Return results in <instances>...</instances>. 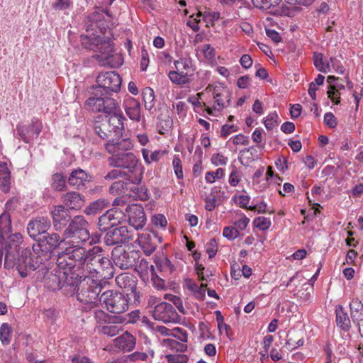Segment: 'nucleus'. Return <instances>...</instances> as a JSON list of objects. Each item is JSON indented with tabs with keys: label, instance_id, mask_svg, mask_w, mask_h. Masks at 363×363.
Wrapping results in <instances>:
<instances>
[{
	"label": "nucleus",
	"instance_id": "c756f323",
	"mask_svg": "<svg viewBox=\"0 0 363 363\" xmlns=\"http://www.w3.org/2000/svg\"><path fill=\"white\" fill-rule=\"evenodd\" d=\"M11 172L6 162H0V190L7 194L11 189Z\"/></svg>",
	"mask_w": 363,
	"mask_h": 363
},
{
	"label": "nucleus",
	"instance_id": "c9c22d12",
	"mask_svg": "<svg viewBox=\"0 0 363 363\" xmlns=\"http://www.w3.org/2000/svg\"><path fill=\"white\" fill-rule=\"evenodd\" d=\"M107 206L108 202L103 199H99L90 203V205L85 208L84 213L86 215H95L101 213Z\"/></svg>",
	"mask_w": 363,
	"mask_h": 363
},
{
	"label": "nucleus",
	"instance_id": "ddd939ff",
	"mask_svg": "<svg viewBox=\"0 0 363 363\" xmlns=\"http://www.w3.org/2000/svg\"><path fill=\"white\" fill-rule=\"evenodd\" d=\"M112 257L114 264L121 269L135 267L140 259L138 252L134 250L126 252L121 249H115L112 252Z\"/></svg>",
	"mask_w": 363,
	"mask_h": 363
},
{
	"label": "nucleus",
	"instance_id": "aec40b11",
	"mask_svg": "<svg viewBox=\"0 0 363 363\" xmlns=\"http://www.w3.org/2000/svg\"><path fill=\"white\" fill-rule=\"evenodd\" d=\"M51 215L53 225L56 230H61L69 219L68 210L62 205L54 206L51 210Z\"/></svg>",
	"mask_w": 363,
	"mask_h": 363
},
{
	"label": "nucleus",
	"instance_id": "864d4df0",
	"mask_svg": "<svg viewBox=\"0 0 363 363\" xmlns=\"http://www.w3.org/2000/svg\"><path fill=\"white\" fill-rule=\"evenodd\" d=\"M241 179V174L240 172L235 168L233 167L228 178L229 184L235 187L238 185Z\"/></svg>",
	"mask_w": 363,
	"mask_h": 363
},
{
	"label": "nucleus",
	"instance_id": "7ed1b4c3",
	"mask_svg": "<svg viewBox=\"0 0 363 363\" xmlns=\"http://www.w3.org/2000/svg\"><path fill=\"white\" fill-rule=\"evenodd\" d=\"M102 252L103 249L99 246H94L86 251L82 269L89 274L88 277L100 279L113 276L111 262Z\"/></svg>",
	"mask_w": 363,
	"mask_h": 363
},
{
	"label": "nucleus",
	"instance_id": "4d7b16f0",
	"mask_svg": "<svg viewBox=\"0 0 363 363\" xmlns=\"http://www.w3.org/2000/svg\"><path fill=\"white\" fill-rule=\"evenodd\" d=\"M233 200L236 204H238L240 207L243 208L249 209V202L250 201V197L248 195H238L234 196Z\"/></svg>",
	"mask_w": 363,
	"mask_h": 363
},
{
	"label": "nucleus",
	"instance_id": "680f3d73",
	"mask_svg": "<svg viewBox=\"0 0 363 363\" xmlns=\"http://www.w3.org/2000/svg\"><path fill=\"white\" fill-rule=\"evenodd\" d=\"M127 363L129 362L145 361L147 354L145 352H135L130 354L125 355Z\"/></svg>",
	"mask_w": 363,
	"mask_h": 363
},
{
	"label": "nucleus",
	"instance_id": "2f4dec72",
	"mask_svg": "<svg viewBox=\"0 0 363 363\" xmlns=\"http://www.w3.org/2000/svg\"><path fill=\"white\" fill-rule=\"evenodd\" d=\"M313 64L316 69L323 73L330 72V60H327L322 53L315 52L313 56Z\"/></svg>",
	"mask_w": 363,
	"mask_h": 363
},
{
	"label": "nucleus",
	"instance_id": "6e6d98bb",
	"mask_svg": "<svg viewBox=\"0 0 363 363\" xmlns=\"http://www.w3.org/2000/svg\"><path fill=\"white\" fill-rule=\"evenodd\" d=\"M171 335L177 337L180 341L184 342H187L188 340V334L186 330L179 327L174 328L171 330Z\"/></svg>",
	"mask_w": 363,
	"mask_h": 363
},
{
	"label": "nucleus",
	"instance_id": "72a5a7b5",
	"mask_svg": "<svg viewBox=\"0 0 363 363\" xmlns=\"http://www.w3.org/2000/svg\"><path fill=\"white\" fill-rule=\"evenodd\" d=\"M135 266V270L143 279L147 278L149 274H153L155 272L154 266L152 264H150L149 262L143 258L141 259L138 264Z\"/></svg>",
	"mask_w": 363,
	"mask_h": 363
},
{
	"label": "nucleus",
	"instance_id": "052dcab7",
	"mask_svg": "<svg viewBox=\"0 0 363 363\" xmlns=\"http://www.w3.org/2000/svg\"><path fill=\"white\" fill-rule=\"evenodd\" d=\"M125 185H126V183L124 182L123 181H121V180L116 181L111 185L109 191H110L111 194H120L123 191V190L125 187Z\"/></svg>",
	"mask_w": 363,
	"mask_h": 363
},
{
	"label": "nucleus",
	"instance_id": "49530a36",
	"mask_svg": "<svg viewBox=\"0 0 363 363\" xmlns=\"http://www.w3.org/2000/svg\"><path fill=\"white\" fill-rule=\"evenodd\" d=\"M279 116L276 112L269 113L264 120V124L267 130H272L278 125Z\"/></svg>",
	"mask_w": 363,
	"mask_h": 363
},
{
	"label": "nucleus",
	"instance_id": "f03ea898",
	"mask_svg": "<svg viewBox=\"0 0 363 363\" xmlns=\"http://www.w3.org/2000/svg\"><path fill=\"white\" fill-rule=\"evenodd\" d=\"M84 244L65 240V247H61L62 250L57 257L58 270L49 277L51 281L49 287L52 290H60L66 285L73 284L69 279V273L75 267L82 269L86 254Z\"/></svg>",
	"mask_w": 363,
	"mask_h": 363
},
{
	"label": "nucleus",
	"instance_id": "f3484780",
	"mask_svg": "<svg viewBox=\"0 0 363 363\" xmlns=\"http://www.w3.org/2000/svg\"><path fill=\"white\" fill-rule=\"evenodd\" d=\"M132 239V233L126 226H121L108 231L104 238L106 245L112 246L124 243Z\"/></svg>",
	"mask_w": 363,
	"mask_h": 363
},
{
	"label": "nucleus",
	"instance_id": "0eeeda50",
	"mask_svg": "<svg viewBox=\"0 0 363 363\" xmlns=\"http://www.w3.org/2000/svg\"><path fill=\"white\" fill-rule=\"evenodd\" d=\"M93 94L84 103V107L89 111L102 113L106 116L111 113H115L114 111H117L120 106L115 99L108 95H101L100 92L95 91Z\"/></svg>",
	"mask_w": 363,
	"mask_h": 363
},
{
	"label": "nucleus",
	"instance_id": "5701e85b",
	"mask_svg": "<svg viewBox=\"0 0 363 363\" xmlns=\"http://www.w3.org/2000/svg\"><path fill=\"white\" fill-rule=\"evenodd\" d=\"M91 180V176L82 169H77L70 173L67 182L68 184L78 189L84 186L86 182Z\"/></svg>",
	"mask_w": 363,
	"mask_h": 363
},
{
	"label": "nucleus",
	"instance_id": "774afa93",
	"mask_svg": "<svg viewBox=\"0 0 363 363\" xmlns=\"http://www.w3.org/2000/svg\"><path fill=\"white\" fill-rule=\"evenodd\" d=\"M133 192L142 201H145L148 199L147 189L143 186H136L133 187Z\"/></svg>",
	"mask_w": 363,
	"mask_h": 363
},
{
	"label": "nucleus",
	"instance_id": "6e6552de",
	"mask_svg": "<svg viewBox=\"0 0 363 363\" xmlns=\"http://www.w3.org/2000/svg\"><path fill=\"white\" fill-rule=\"evenodd\" d=\"M99 302L113 313H121L128 308V301L125 296L113 290L104 291L99 297Z\"/></svg>",
	"mask_w": 363,
	"mask_h": 363
},
{
	"label": "nucleus",
	"instance_id": "412c9836",
	"mask_svg": "<svg viewBox=\"0 0 363 363\" xmlns=\"http://www.w3.org/2000/svg\"><path fill=\"white\" fill-rule=\"evenodd\" d=\"M126 115L133 121L140 122L142 119L140 103L133 97H128L123 101Z\"/></svg>",
	"mask_w": 363,
	"mask_h": 363
},
{
	"label": "nucleus",
	"instance_id": "f257e3e1",
	"mask_svg": "<svg viewBox=\"0 0 363 363\" xmlns=\"http://www.w3.org/2000/svg\"><path fill=\"white\" fill-rule=\"evenodd\" d=\"M106 17L108 13L102 10L90 13L85 21L86 31L81 35V43L84 48L99 53L97 57L103 65L118 66L122 60L113 53L112 33Z\"/></svg>",
	"mask_w": 363,
	"mask_h": 363
},
{
	"label": "nucleus",
	"instance_id": "a211bd4d",
	"mask_svg": "<svg viewBox=\"0 0 363 363\" xmlns=\"http://www.w3.org/2000/svg\"><path fill=\"white\" fill-rule=\"evenodd\" d=\"M48 218L40 216L29 221L27 231L29 236L35 239L39 235L46 233L50 228Z\"/></svg>",
	"mask_w": 363,
	"mask_h": 363
},
{
	"label": "nucleus",
	"instance_id": "bf43d9fd",
	"mask_svg": "<svg viewBox=\"0 0 363 363\" xmlns=\"http://www.w3.org/2000/svg\"><path fill=\"white\" fill-rule=\"evenodd\" d=\"M172 164H173L174 173H175L177 179H182L184 177L183 171H182V161L178 156H175L174 157Z\"/></svg>",
	"mask_w": 363,
	"mask_h": 363
},
{
	"label": "nucleus",
	"instance_id": "de8ad7c7",
	"mask_svg": "<svg viewBox=\"0 0 363 363\" xmlns=\"http://www.w3.org/2000/svg\"><path fill=\"white\" fill-rule=\"evenodd\" d=\"M157 267L160 270L165 272H172L173 266L170 260L167 257L161 258L155 261Z\"/></svg>",
	"mask_w": 363,
	"mask_h": 363
},
{
	"label": "nucleus",
	"instance_id": "423d86ee",
	"mask_svg": "<svg viewBox=\"0 0 363 363\" xmlns=\"http://www.w3.org/2000/svg\"><path fill=\"white\" fill-rule=\"evenodd\" d=\"M89 223L82 216H74L64 231L65 240L85 243L90 239Z\"/></svg>",
	"mask_w": 363,
	"mask_h": 363
},
{
	"label": "nucleus",
	"instance_id": "393cba45",
	"mask_svg": "<svg viewBox=\"0 0 363 363\" xmlns=\"http://www.w3.org/2000/svg\"><path fill=\"white\" fill-rule=\"evenodd\" d=\"M114 346L123 352H130L135 347L136 339L129 333L125 332L119 337L113 340Z\"/></svg>",
	"mask_w": 363,
	"mask_h": 363
},
{
	"label": "nucleus",
	"instance_id": "6ab92c4d",
	"mask_svg": "<svg viewBox=\"0 0 363 363\" xmlns=\"http://www.w3.org/2000/svg\"><path fill=\"white\" fill-rule=\"evenodd\" d=\"M29 252L26 251L18 259L16 269L22 278L26 277L32 271L38 267V262H34L33 258L28 255Z\"/></svg>",
	"mask_w": 363,
	"mask_h": 363
},
{
	"label": "nucleus",
	"instance_id": "1a4fd4ad",
	"mask_svg": "<svg viewBox=\"0 0 363 363\" xmlns=\"http://www.w3.org/2000/svg\"><path fill=\"white\" fill-rule=\"evenodd\" d=\"M175 70L168 73L169 80L177 85H184L190 82L188 74L194 70L191 58L188 56H181L174 61Z\"/></svg>",
	"mask_w": 363,
	"mask_h": 363
},
{
	"label": "nucleus",
	"instance_id": "3c124183",
	"mask_svg": "<svg viewBox=\"0 0 363 363\" xmlns=\"http://www.w3.org/2000/svg\"><path fill=\"white\" fill-rule=\"evenodd\" d=\"M98 225L99 229L104 231L114 226L106 212L99 217Z\"/></svg>",
	"mask_w": 363,
	"mask_h": 363
},
{
	"label": "nucleus",
	"instance_id": "9b49d317",
	"mask_svg": "<svg viewBox=\"0 0 363 363\" xmlns=\"http://www.w3.org/2000/svg\"><path fill=\"white\" fill-rule=\"evenodd\" d=\"M108 163L111 167L127 169V173L133 174L138 163L136 156L130 152L117 153L108 157Z\"/></svg>",
	"mask_w": 363,
	"mask_h": 363
},
{
	"label": "nucleus",
	"instance_id": "603ef678",
	"mask_svg": "<svg viewBox=\"0 0 363 363\" xmlns=\"http://www.w3.org/2000/svg\"><path fill=\"white\" fill-rule=\"evenodd\" d=\"M11 227V216L9 213H4L0 216V228L6 232Z\"/></svg>",
	"mask_w": 363,
	"mask_h": 363
},
{
	"label": "nucleus",
	"instance_id": "09e8293b",
	"mask_svg": "<svg viewBox=\"0 0 363 363\" xmlns=\"http://www.w3.org/2000/svg\"><path fill=\"white\" fill-rule=\"evenodd\" d=\"M169 363H186L189 360L186 354L181 353L169 354L165 356Z\"/></svg>",
	"mask_w": 363,
	"mask_h": 363
},
{
	"label": "nucleus",
	"instance_id": "a18cd8bd",
	"mask_svg": "<svg viewBox=\"0 0 363 363\" xmlns=\"http://www.w3.org/2000/svg\"><path fill=\"white\" fill-rule=\"evenodd\" d=\"M225 174V170L223 168H218L215 172H208L206 173L205 179L207 183L213 184L217 179L222 178Z\"/></svg>",
	"mask_w": 363,
	"mask_h": 363
},
{
	"label": "nucleus",
	"instance_id": "69168bd1",
	"mask_svg": "<svg viewBox=\"0 0 363 363\" xmlns=\"http://www.w3.org/2000/svg\"><path fill=\"white\" fill-rule=\"evenodd\" d=\"M152 223L155 226H160L162 228H165L167 225V220L164 216L162 214H156L152 217Z\"/></svg>",
	"mask_w": 363,
	"mask_h": 363
},
{
	"label": "nucleus",
	"instance_id": "4be33fe9",
	"mask_svg": "<svg viewBox=\"0 0 363 363\" xmlns=\"http://www.w3.org/2000/svg\"><path fill=\"white\" fill-rule=\"evenodd\" d=\"M106 150L111 154L116 155L119 151L130 150L133 147V143L130 138H123L117 140H108L104 144Z\"/></svg>",
	"mask_w": 363,
	"mask_h": 363
},
{
	"label": "nucleus",
	"instance_id": "13d9d810",
	"mask_svg": "<svg viewBox=\"0 0 363 363\" xmlns=\"http://www.w3.org/2000/svg\"><path fill=\"white\" fill-rule=\"evenodd\" d=\"M240 235L238 229L234 227H225L223 230V235L230 240H235Z\"/></svg>",
	"mask_w": 363,
	"mask_h": 363
},
{
	"label": "nucleus",
	"instance_id": "f704fd0d",
	"mask_svg": "<svg viewBox=\"0 0 363 363\" xmlns=\"http://www.w3.org/2000/svg\"><path fill=\"white\" fill-rule=\"evenodd\" d=\"M206 94V90L203 92L196 94V96H190L188 101L191 104L195 110H203L206 112L207 99L203 100V96Z\"/></svg>",
	"mask_w": 363,
	"mask_h": 363
},
{
	"label": "nucleus",
	"instance_id": "338daca9",
	"mask_svg": "<svg viewBox=\"0 0 363 363\" xmlns=\"http://www.w3.org/2000/svg\"><path fill=\"white\" fill-rule=\"evenodd\" d=\"M228 161V157L220 153L213 154L211 157V162L216 166L225 165Z\"/></svg>",
	"mask_w": 363,
	"mask_h": 363
},
{
	"label": "nucleus",
	"instance_id": "a878e982",
	"mask_svg": "<svg viewBox=\"0 0 363 363\" xmlns=\"http://www.w3.org/2000/svg\"><path fill=\"white\" fill-rule=\"evenodd\" d=\"M196 55L200 61L210 65L216 62V51L210 44H204L196 48Z\"/></svg>",
	"mask_w": 363,
	"mask_h": 363
},
{
	"label": "nucleus",
	"instance_id": "ea45409f",
	"mask_svg": "<svg viewBox=\"0 0 363 363\" xmlns=\"http://www.w3.org/2000/svg\"><path fill=\"white\" fill-rule=\"evenodd\" d=\"M66 184V178L61 173H55L52 176L51 186L55 191H62Z\"/></svg>",
	"mask_w": 363,
	"mask_h": 363
},
{
	"label": "nucleus",
	"instance_id": "f8f14e48",
	"mask_svg": "<svg viewBox=\"0 0 363 363\" xmlns=\"http://www.w3.org/2000/svg\"><path fill=\"white\" fill-rule=\"evenodd\" d=\"M43 127L42 121L38 118L34 117L28 124H18L16 131L26 143H30L38 138Z\"/></svg>",
	"mask_w": 363,
	"mask_h": 363
},
{
	"label": "nucleus",
	"instance_id": "c85d7f7f",
	"mask_svg": "<svg viewBox=\"0 0 363 363\" xmlns=\"http://www.w3.org/2000/svg\"><path fill=\"white\" fill-rule=\"evenodd\" d=\"M335 315L337 327L344 332H348L351 328V322L347 312L342 306H336Z\"/></svg>",
	"mask_w": 363,
	"mask_h": 363
},
{
	"label": "nucleus",
	"instance_id": "4c0bfd02",
	"mask_svg": "<svg viewBox=\"0 0 363 363\" xmlns=\"http://www.w3.org/2000/svg\"><path fill=\"white\" fill-rule=\"evenodd\" d=\"M350 316L352 319H357L363 315V303L358 298H353L350 303Z\"/></svg>",
	"mask_w": 363,
	"mask_h": 363
},
{
	"label": "nucleus",
	"instance_id": "20e7f679",
	"mask_svg": "<svg viewBox=\"0 0 363 363\" xmlns=\"http://www.w3.org/2000/svg\"><path fill=\"white\" fill-rule=\"evenodd\" d=\"M206 93L209 97L206 108V113L208 115L218 116L230 105V93L223 85L209 84L206 88Z\"/></svg>",
	"mask_w": 363,
	"mask_h": 363
},
{
	"label": "nucleus",
	"instance_id": "bb28decb",
	"mask_svg": "<svg viewBox=\"0 0 363 363\" xmlns=\"http://www.w3.org/2000/svg\"><path fill=\"white\" fill-rule=\"evenodd\" d=\"M62 244V247L65 245V238L62 240L57 233L48 234L39 239V245L45 247L48 250H51Z\"/></svg>",
	"mask_w": 363,
	"mask_h": 363
},
{
	"label": "nucleus",
	"instance_id": "dca6fc26",
	"mask_svg": "<svg viewBox=\"0 0 363 363\" xmlns=\"http://www.w3.org/2000/svg\"><path fill=\"white\" fill-rule=\"evenodd\" d=\"M125 214L128 217L130 225L135 229H142L146 223V216L143 208L138 204L128 205L125 208Z\"/></svg>",
	"mask_w": 363,
	"mask_h": 363
},
{
	"label": "nucleus",
	"instance_id": "7c9ffc66",
	"mask_svg": "<svg viewBox=\"0 0 363 363\" xmlns=\"http://www.w3.org/2000/svg\"><path fill=\"white\" fill-rule=\"evenodd\" d=\"M104 178L105 179L107 180H113L118 178H125L126 179L131 182L134 184H139L142 179L141 175L135 177L134 179H131L130 175L128 173H127L126 171H124L121 168H115L109 171L104 177Z\"/></svg>",
	"mask_w": 363,
	"mask_h": 363
},
{
	"label": "nucleus",
	"instance_id": "0e129e2a",
	"mask_svg": "<svg viewBox=\"0 0 363 363\" xmlns=\"http://www.w3.org/2000/svg\"><path fill=\"white\" fill-rule=\"evenodd\" d=\"M71 4V0H55L52 7L55 10H65L70 7Z\"/></svg>",
	"mask_w": 363,
	"mask_h": 363
},
{
	"label": "nucleus",
	"instance_id": "4468645a",
	"mask_svg": "<svg viewBox=\"0 0 363 363\" xmlns=\"http://www.w3.org/2000/svg\"><path fill=\"white\" fill-rule=\"evenodd\" d=\"M152 315L155 320L165 323H176L179 320V315L174 308L166 302L157 303L152 311Z\"/></svg>",
	"mask_w": 363,
	"mask_h": 363
},
{
	"label": "nucleus",
	"instance_id": "2eb2a0df",
	"mask_svg": "<svg viewBox=\"0 0 363 363\" xmlns=\"http://www.w3.org/2000/svg\"><path fill=\"white\" fill-rule=\"evenodd\" d=\"M116 284L123 290L126 296L130 299L137 300L139 296L136 291L137 281L135 277L128 273H122L116 278Z\"/></svg>",
	"mask_w": 363,
	"mask_h": 363
},
{
	"label": "nucleus",
	"instance_id": "e433bc0d",
	"mask_svg": "<svg viewBox=\"0 0 363 363\" xmlns=\"http://www.w3.org/2000/svg\"><path fill=\"white\" fill-rule=\"evenodd\" d=\"M256 152V150L253 147L245 148L242 150L239 153L238 160L240 162L244 165L247 166L252 162L255 160V155L254 152Z\"/></svg>",
	"mask_w": 363,
	"mask_h": 363
},
{
	"label": "nucleus",
	"instance_id": "a19ab883",
	"mask_svg": "<svg viewBox=\"0 0 363 363\" xmlns=\"http://www.w3.org/2000/svg\"><path fill=\"white\" fill-rule=\"evenodd\" d=\"M12 329L7 323L1 324L0 328V340L4 345H7L11 342Z\"/></svg>",
	"mask_w": 363,
	"mask_h": 363
},
{
	"label": "nucleus",
	"instance_id": "58836bf2",
	"mask_svg": "<svg viewBox=\"0 0 363 363\" xmlns=\"http://www.w3.org/2000/svg\"><path fill=\"white\" fill-rule=\"evenodd\" d=\"M106 213L114 226L120 224L126 216L125 212L120 208H111Z\"/></svg>",
	"mask_w": 363,
	"mask_h": 363
},
{
	"label": "nucleus",
	"instance_id": "b1692460",
	"mask_svg": "<svg viewBox=\"0 0 363 363\" xmlns=\"http://www.w3.org/2000/svg\"><path fill=\"white\" fill-rule=\"evenodd\" d=\"M62 202L64 206L67 207L70 210H79L84 204L83 196L78 192L70 191L62 195Z\"/></svg>",
	"mask_w": 363,
	"mask_h": 363
},
{
	"label": "nucleus",
	"instance_id": "5fc2aeb1",
	"mask_svg": "<svg viewBox=\"0 0 363 363\" xmlns=\"http://www.w3.org/2000/svg\"><path fill=\"white\" fill-rule=\"evenodd\" d=\"M205 248L209 258L214 257L218 252V245L216 240L215 239L210 240L206 243Z\"/></svg>",
	"mask_w": 363,
	"mask_h": 363
},
{
	"label": "nucleus",
	"instance_id": "473e14b6",
	"mask_svg": "<svg viewBox=\"0 0 363 363\" xmlns=\"http://www.w3.org/2000/svg\"><path fill=\"white\" fill-rule=\"evenodd\" d=\"M137 241L145 255H150L155 250V245L152 242L149 234L139 235Z\"/></svg>",
	"mask_w": 363,
	"mask_h": 363
},
{
	"label": "nucleus",
	"instance_id": "37998d69",
	"mask_svg": "<svg viewBox=\"0 0 363 363\" xmlns=\"http://www.w3.org/2000/svg\"><path fill=\"white\" fill-rule=\"evenodd\" d=\"M197 17H201L202 21H205L207 24H213L215 21L219 19L220 13L218 12L206 11L204 13L199 11L197 13Z\"/></svg>",
	"mask_w": 363,
	"mask_h": 363
},
{
	"label": "nucleus",
	"instance_id": "cd10ccee",
	"mask_svg": "<svg viewBox=\"0 0 363 363\" xmlns=\"http://www.w3.org/2000/svg\"><path fill=\"white\" fill-rule=\"evenodd\" d=\"M114 112L115 113H110V115H107L106 117L108 118V124L112 127L114 132L120 133L124 129L123 123L125 118L123 115L120 106L117 108V111Z\"/></svg>",
	"mask_w": 363,
	"mask_h": 363
},
{
	"label": "nucleus",
	"instance_id": "79ce46f5",
	"mask_svg": "<svg viewBox=\"0 0 363 363\" xmlns=\"http://www.w3.org/2000/svg\"><path fill=\"white\" fill-rule=\"evenodd\" d=\"M122 327L117 324H108L101 327L99 332L108 337L116 336L121 330Z\"/></svg>",
	"mask_w": 363,
	"mask_h": 363
},
{
	"label": "nucleus",
	"instance_id": "c03bdc74",
	"mask_svg": "<svg viewBox=\"0 0 363 363\" xmlns=\"http://www.w3.org/2000/svg\"><path fill=\"white\" fill-rule=\"evenodd\" d=\"M280 0H252L253 5L260 9H269L279 4Z\"/></svg>",
	"mask_w": 363,
	"mask_h": 363
},
{
	"label": "nucleus",
	"instance_id": "9d476101",
	"mask_svg": "<svg viewBox=\"0 0 363 363\" xmlns=\"http://www.w3.org/2000/svg\"><path fill=\"white\" fill-rule=\"evenodd\" d=\"M98 86L94 88L101 95H108L110 92H117L120 90L121 79L115 72H107L99 74L96 79Z\"/></svg>",
	"mask_w": 363,
	"mask_h": 363
},
{
	"label": "nucleus",
	"instance_id": "8fccbe9b",
	"mask_svg": "<svg viewBox=\"0 0 363 363\" xmlns=\"http://www.w3.org/2000/svg\"><path fill=\"white\" fill-rule=\"evenodd\" d=\"M254 224L258 229L261 230H266L270 228L272 222L269 218L260 216L255 219Z\"/></svg>",
	"mask_w": 363,
	"mask_h": 363
},
{
	"label": "nucleus",
	"instance_id": "e2e57ef3",
	"mask_svg": "<svg viewBox=\"0 0 363 363\" xmlns=\"http://www.w3.org/2000/svg\"><path fill=\"white\" fill-rule=\"evenodd\" d=\"M267 204L264 201H261L259 203H257L252 206H249V210L256 211L258 213H264L266 212H268L269 213H273V211H268L267 209Z\"/></svg>",
	"mask_w": 363,
	"mask_h": 363
},
{
	"label": "nucleus",
	"instance_id": "39448f33",
	"mask_svg": "<svg viewBox=\"0 0 363 363\" xmlns=\"http://www.w3.org/2000/svg\"><path fill=\"white\" fill-rule=\"evenodd\" d=\"M101 289L100 279H94L86 276L79 284L76 294L77 298L82 303L93 308L99 301V295Z\"/></svg>",
	"mask_w": 363,
	"mask_h": 363
}]
</instances>
